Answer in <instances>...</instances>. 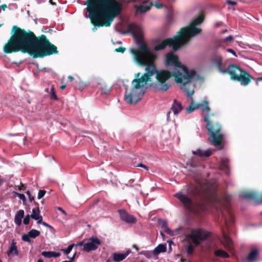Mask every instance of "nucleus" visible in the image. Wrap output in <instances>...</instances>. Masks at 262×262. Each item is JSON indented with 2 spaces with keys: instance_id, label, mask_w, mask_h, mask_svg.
Listing matches in <instances>:
<instances>
[{
  "instance_id": "56",
  "label": "nucleus",
  "mask_w": 262,
  "mask_h": 262,
  "mask_svg": "<svg viewBox=\"0 0 262 262\" xmlns=\"http://www.w3.org/2000/svg\"><path fill=\"white\" fill-rule=\"evenodd\" d=\"M49 2H50V3L51 5H55L56 4H55V3L53 2L52 1V0H50Z\"/></svg>"
},
{
  "instance_id": "41",
  "label": "nucleus",
  "mask_w": 262,
  "mask_h": 262,
  "mask_svg": "<svg viewBox=\"0 0 262 262\" xmlns=\"http://www.w3.org/2000/svg\"><path fill=\"white\" fill-rule=\"evenodd\" d=\"M59 252L52 251V257H57L60 256Z\"/></svg>"
},
{
  "instance_id": "45",
  "label": "nucleus",
  "mask_w": 262,
  "mask_h": 262,
  "mask_svg": "<svg viewBox=\"0 0 262 262\" xmlns=\"http://www.w3.org/2000/svg\"><path fill=\"white\" fill-rule=\"evenodd\" d=\"M252 79L256 81V84L257 85H258V84H259L258 82L259 81H262V77H258V78H252Z\"/></svg>"
},
{
  "instance_id": "55",
  "label": "nucleus",
  "mask_w": 262,
  "mask_h": 262,
  "mask_svg": "<svg viewBox=\"0 0 262 262\" xmlns=\"http://www.w3.org/2000/svg\"><path fill=\"white\" fill-rule=\"evenodd\" d=\"M84 244L85 243H84L83 241H81V242H79L78 244H77L76 245H83L84 246Z\"/></svg>"
},
{
  "instance_id": "60",
  "label": "nucleus",
  "mask_w": 262,
  "mask_h": 262,
  "mask_svg": "<svg viewBox=\"0 0 262 262\" xmlns=\"http://www.w3.org/2000/svg\"><path fill=\"white\" fill-rule=\"evenodd\" d=\"M37 262H43V261L42 259H39L37 260Z\"/></svg>"
},
{
  "instance_id": "1",
  "label": "nucleus",
  "mask_w": 262,
  "mask_h": 262,
  "mask_svg": "<svg viewBox=\"0 0 262 262\" xmlns=\"http://www.w3.org/2000/svg\"><path fill=\"white\" fill-rule=\"evenodd\" d=\"M203 20L204 16L201 13L190 24L181 29L173 38L162 41L155 46L154 49L155 51H158L164 49L167 46L172 48V50L165 55V64L171 69V76L174 77L176 83L179 84L180 89L186 93L187 96L191 100L190 105L186 108L187 113H190L195 110L201 108L203 113L208 114L210 108L208 105V102L206 101L203 103L193 105L192 96L194 92V81L197 79L196 73L194 70L189 69L182 64L179 61L178 57L174 52L187 42L191 38L201 33V29L196 26L201 24ZM204 120L207 123L206 128L211 137L212 144L216 146H220L223 138L222 134H218L221 129V125L216 123L213 125L209 121L208 114L204 116Z\"/></svg>"
},
{
  "instance_id": "62",
  "label": "nucleus",
  "mask_w": 262,
  "mask_h": 262,
  "mask_svg": "<svg viewBox=\"0 0 262 262\" xmlns=\"http://www.w3.org/2000/svg\"><path fill=\"white\" fill-rule=\"evenodd\" d=\"M3 182V180H0V185L2 184V183Z\"/></svg>"
},
{
  "instance_id": "64",
  "label": "nucleus",
  "mask_w": 262,
  "mask_h": 262,
  "mask_svg": "<svg viewBox=\"0 0 262 262\" xmlns=\"http://www.w3.org/2000/svg\"><path fill=\"white\" fill-rule=\"evenodd\" d=\"M117 43H118V44H120L121 43V41H117Z\"/></svg>"
},
{
  "instance_id": "4",
  "label": "nucleus",
  "mask_w": 262,
  "mask_h": 262,
  "mask_svg": "<svg viewBox=\"0 0 262 262\" xmlns=\"http://www.w3.org/2000/svg\"><path fill=\"white\" fill-rule=\"evenodd\" d=\"M86 10L88 16L94 26L92 30L95 32L98 27H109L115 17L121 12V5L115 0H87Z\"/></svg>"
},
{
  "instance_id": "53",
  "label": "nucleus",
  "mask_w": 262,
  "mask_h": 262,
  "mask_svg": "<svg viewBox=\"0 0 262 262\" xmlns=\"http://www.w3.org/2000/svg\"><path fill=\"white\" fill-rule=\"evenodd\" d=\"M66 87V84H62L60 86V88L62 90L64 89Z\"/></svg>"
},
{
  "instance_id": "44",
  "label": "nucleus",
  "mask_w": 262,
  "mask_h": 262,
  "mask_svg": "<svg viewBox=\"0 0 262 262\" xmlns=\"http://www.w3.org/2000/svg\"><path fill=\"white\" fill-rule=\"evenodd\" d=\"M226 3H227V4H228L229 5H231V6H234V5H236V2L235 1L228 0L226 2Z\"/></svg>"
},
{
  "instance_id": "6",
  "label": "nucleus",
  "mask_w": 262,
  "mask_h": 262,
  "mask_svg": "<svg viewBox=\"0 0 262 262\" xmlns=\"http://www.w3.org/2000/svg\"><path fill=\"white\" fill-rule=\"evenodd\" d=\"M195 180L197 185L189 186L187 189L188 193L193 195L207 194L210 189L208 182L206 180L200 181L198 178H195Z\"/></svg>"
},
{
  "instance_id": "15",
  "label": "nucleus",
  "mask_w": 262,
  "mask_h": 262,
  "mask_svg": "<svg viewBox=\"0 0 262 262\" xmlns=\"http://www.w3.org/2000/svg\"><path fill=\"white\" fill-rule=\"evenodd\" d=\"M241 196L250 201H254L257 204L262 203V194L260 197H258L255 192H245L241 194Z\"/></svg>"
},
{
  "instance_id": "21",
  "label": "nucleus",
  "mask_w": 262,
  "mask_h": 262,
  "mask_svg": "<svg viewBox=\"0 0 262 262\" xmlns=\"http://www.w3.org/2000/svg\"><path fill=\"white\" fill-rule=\"evenodd\" d=\"M193 155H196L200 158H207L211 156V151L210 148H208L206 150H203L200 148L197 149L195 151H192Z\"/></svg>"
},
{
  "instance_id": "13",
  "label": "nucleus",
  "mask_w": 262,
  "mask_h": 262,
  "mask_svg": "<svg viewBox=\"0 0 262 262\" xmlns=\"http://www.w3.org/2000/svg\"><path fill=\"white\" fill-rule=\"evenodd\" d=\"M101 244V241L96 236H93L90 237L89 242L84 244L83 250L86 252L95 250Z\"/></svg>"
},
{
  "instance_id": "51",
  "label": "nucleus",
  "mask_w": 262,
  "mask_h": 262,
  "mask_svg": "<svg viewBox=\"0 0 262 262\" xmlns=\"http://www.w3.org/2000/svg\"><path fill=\"white\" fill-rule=\"evenodd\" d=\"M0 8H1L2 9H3V10H5V9H6V8H7V5H6L4 4V5H0Z\"/></svg>"
},
{
  "instance_id": "40",
  "label": "nucleus",
  "mask_w": 262,
  "mask_h": 262,
  "mask_svg": "<svg viewBox=\"0 0 262 262\" xmlns=\"http://www.w3.org/2000/svg\"><path fill=\"white\" fill-rule=\"evenodd\" d=\"M26 194L28 196L30 202H32L34 200V197L31 194L30 191L29 190L27 191Z\"/></svg>"
},
{
  "instance_id": "48",
  "label": "nucleus",
  "mask_w": 262,
  "mask_h": 262,
  "mask_svg": "<svg viewBox=\"0 0 262 262\" xmlns=\"http://www.w3.org/2000/svg\"><path fill=\"white\" fill-rule=\"evenodd\" d=\"M41 224L49 228H52V227L51 226H50V225H49L48 223H47L46 222H41Z\"/></svg>"
},
{
  "instance_id": "24",
  "label": "nucleus",
  "mask_w": 262,
  "mask_h": 262,
  "mask_svg": "<svg viewBox=\"0 0 262 262\" xmlns=\"http://www.w3.org/2000/svg\"><path fill=\"white\" fill-rule=\"evenodd\" d=\"M8 256L11 255L12 256H17L18 255V251L16 246V243L13 239L9 247V249L7 252Z\"/></svg>"
},
{
  "instance_id": "28",
  "label": "nucleus",
  "mask_w": 262,
  "mask_h": 262,
  "mask_svg": "<svg viewBox=\"0 0 262 262\" xmlns=\"http://www.w3.org/2000/svg\"><path fill=\"white\" fill-rule=\"evenodd\" d=\"M214 253L216 256L220 257L227 258L229 257V255L227 254V253H226L224 250L221 249L215 250Z\"/></svg>"
},
{
  "instance_id": "30",
  "label": "nucleus",
  "mask_w": 262,
  "mask_h": 262,
  "mask_svg": "<svg viewBox=\"0 0 262 262\" xmlns=\"http://www.w3.org/2000/svg\"><path fill=\"white\" fill-rule=\"evenodd\" d=\"M185 249L188 255H191L194 251V248L192 245L187 244L185 246Z\"/></svg>"
},
{
  "instance_id": "2",
  "label": "nucleus",
  "mask_w": 262,
  "mask_h": 262,
  "mask_svg": "<svg viewBox=\"0 0 262 262\" xmlns=\"http://www.w3.org/2000/svg\"><path fill=\"white\" fill-rule=\"evenodd\" d=\"M133 54L135 61L140 66H146L145 73L140 76V73L135 74L136 79L132 82V87L126 88L124 100L127 103L133 104L141 99L148 85V82H151V77L156 75L157 81L155 83L156 89L162 91H166L170 86L169 79L171 77L169 71H157L154 62L156 55L144 43L139 45V50L130 49Z\"/></svg>"
},
{
  "instance_id": "26",
  "label": "nucleus",
  "mask_w": 262,
  "mask_h": 262,
  "mask_svg": "<svg viewBox=\"0 0 262 262\" xmlns=\"http://www.w3.org/2000/svg\"><path fill=\"white\" fill-rule=\"evenodd\" d=\"M228 162L229 159L227 158L224 157L222 159L221 164V168L224 170L227 174H229L228 165Z\"/></svg>"
},
{
  "instance_id": "8",
  "label": "nucleus",
  "mask_w": 262,
  "mask_h": 262,
  "mask_svg": "<svg viewBox=\"0 0 262 262\" xmlns=\"http://www.w3.org/2000/svg\"><path fill=\"white\" fill-rule=\"evenodd\" d=\"M209 236V233L202 229H192L191 233L186 235V237L191 240L194 245L198 246L203 240Z\"/></svg>"
},
{
  "instance_id": "20",
  "label": "nucleus",
  "mask_w": 262,
  "mask_h": 262,
  "mask_svg": "<svg viewBox=\"0 0 262 262\" xmlns=\"http://www.w3.org/2000/svg\"><path fill=\"white\" fill-rule=\"evenodd\" d=\"M158 223L161 226L163 230L170 235H174V232H178L179 230L178 229H176L174 231L170 230L168 227L167 222L165 220H159Z\"/></svg>"
},
{
  "instance_id": "7",
  "label": "nucleus",
  "mask_w": 262,
  "mask_h": 262,
  "mask_svg": "<svg viewBox=\"0 0 262 262\" xmlns=\"http://www.w3.org/2000/svg\"><path fill=\"white\" fill-rule=\"evenodd\" d=\"M216 209L221 221L224 222L225 226L228 228L234 221V216L231 210L226 205L217 207Z\"/></svg>"
},
{
  "instance_id": "18",
  "label": "nucleus",
  "mask_w": 262,
  "mask_h": 262,
  "mask_svg": "<svg viewBox=\"0 0 262 262\" xmlns=\"http://www.w3.org/2000/svg\"><path fill=\"white\" fill-rule=\"evenodd\" d=\"M40 231L36 229H32L27 234H24L21 236V239L25 242L31 243L32 241L30 238H35L40 235Z\"/></svg>"
},
{
  "instance_id": "3",
  "label": "nucleus",
  "mask_w": 262,
  "mask_h": 262,
  "mask_svg": "<svg viewBox=\"0 0 262 262\" xmlns=\"http://www.w3.org/2000/svg\"><path fill=\"white\" fill-rule=\"evenodd\" d=\"M11 34L12 36L4 47L6 53L21 51L35 57H43L58 53L57 47L44 35L37 38L33 32L27 31L16 26H13Z\"/></svg>"
},
{
  "instance_id": "61",
  "label": "nucleus",
  "mask_w": 262,
  "mask_h": 262,
  "mask_svg": "<svg viewBox=\"0 0 262 262\" xmlns=\"http://www.w3.org/2000/svg\"><path fill=\"white\" fill-rule=\"evenodd\" d=\"M62 262H72V261L71 260H64V261H63Z\"/></svg>"
},
{
  "instance_id": "54",
  "label": "nucleus",
  "mask_w": 262,
  "mask_h": 262,
  "mask_svg": "<svg viewBox=\"0 0 262 262\" xmlns=\"http://www.w3.org/2000/svg\"><path fill=\"white\" fill-rule=\"evenodd\" d=\"M68 79L71 81H73V79H74V78L72 76H68Z\"/></svg>"
},
{
  "instance_id": "47",
  "label": "nucleus",
  "mask_w": 262,
  "mask_h": 262,
  "mask_svg": "<svg viewBox=\"0 0 262 262\" xmlns=\"http://www.w3.org/2000/svg\"><path fill=\"white\" fill-rule=\"evenodd\" d=\"M29 222H30V220L28 219H27L26 217H25L24 219V220H23V223L25 225H27L28 224H29Z\"/></svg>"
},
{
  "instance_id": "46",
  "label": "nucleus",
  "mask_w": 262,
  "mask_h": 262,
  "mask_svg": "<svg viewBox=\"0 0 262 262\" xmlns=\"http://www.w3.org/2000/svg\"><path fill=\"white\" fill-rule=\"evenodd\" d=\"M137 167H141L145 169L146 170H148V167L145 165H144L142 163H140L137 165Z\"/></svg>"
},
{
  "instance_id": "16",
  "label": "nucleus",
  "mask_w": 262,
  "mask_h": 262,
  "mask_svg": "<svg viewBox=\"0 0 262 262\" xmlns=\"http://www.w3.org/2000/svg\"><path fill=\"white\" fill-rule=\"evenodd\" d=\"M127 30L136 38H141L142 37V31L141 28L135 24H129L127 27Z\"/></svg>"
},
{
  "instance_id": "38",
  "label": "nucleus",
  "mask_w": 262,
  "mask_h": 262,
  "mask_svg": "<svg viewBox=\"0 0 262 262\" xmlns=\"http://www.w3.org/2000/svg\"><path fill=\"white\" fill-rule=\"evenodd\" d=\"M233 40V37L231 35H229L227 36L223 39H222V41L226 42V41H231Z\"/></svg>"
},
{
  "instance_id": "59",
  "label": "nucleus",
  "mask_w": 262,
  "mask_h": 262,
  "mask_svg": "<svg viewBox=\"0 0 262 262\" xmlns=\"http://www.w3.org/2000/svg\"><path fill=\"white\" fill-rule=\"evenodd\" d=\"M133 247H134V248H136L137 250H138V247H137V246L136 245H133Z\"/></svg>"
},
{
  "instance_id": "35",
  "label": "nucleus",
  "mask_w": 262,
  "mask_h": 262,
  "mask_svg": "<svg viewBox=\"0 0 262 262\" xmlns=\"http://www.w3.org/2000/svg\"><path fill=\"white\" fill-rule=\"evenodd\" d=\"M41 255L46 258H51L52 257V251H42L41 252Z\"/></svg>"
},
{
  "instance_id": "63",
  "label": "nucleus",
  "mask_w": 262,
  "mask_h": 262,
  "mask_svg": "<svg viewBox=\"0 0 262 262\" xmlns=\"http://www.w3.org/2000/svg\"><path fill=\"white\" fill-rule=\"evenodd\" d=\"M160 234L163 237L164 236V234L162 232H161Z\"/></svg>"
},
{
  "instance_id": "49",
  "label": "nucleus",
  "mask_w": 262,
  "mask_h": 262,
  "mask_svg": "<svg viewBox=\"0 0 262 262\" xmlns=\"http://www.w3.org/2000/svg\"><path fill=\"white\" fill-rule=\"evenodd\" d=\"M35 220L37 221V223L38 224H41V222H42V216L40 215V216H39V219Z\"/></svg>"
},
{
  "instance_id": "32",
  "label": "nucleus",
  "mask_w": 262,
  "mask_h": 262,
  "mask_svg": "<svg viewBox=\"0 0 262 262\" xmlns=\"http://www.w3.org/2000/svg\"><path fill=\"white\" fill-rule=\"evenodd\" d=\"M141 254L144 255L146 257L148 258H150L152 255L154 254L153 250L152 251H143L141 252Z\"/></svg>"
},
{
  "instance_id": "25",
  "label": "nucleus",
  "mask_w": 262,
  "mask_h": 262,
  "mask_svg": "<svg viewBox=\"0 0 262 262\" xmlns=\"http://www.w3.org/2000/svg\"><path fill=\"white\" fill-rule=\"evenodd\" d=\"M24 211L23 210H19L15 214L14 222L15 224L19 226L21 224V220L24 216Z\"/></svg>"
},
{
  "instance_id": "57",
  "label": "nucleus",
  "mask_w": 262,
  "mask_h": 262,
  "mask_svg": "<svg viewBox=\"0 0 262 262\" xmlns=\"http://www.w3.org/2000/svg\"><path fill=\"white\" fill-rule=\"evenodd\" d=\"M25 217L30 220L31 216H30V215L29 214H27Z\"/></svg>"
},
{
  "instance_id": "52",
  "label": "nucleus",
  "mask_w": 262,
  "mask_h": 262,
  "mask_svg": "<svg viewBox=\"0 0 262 262\" xmlns=\"http://www.w3.org/2000/svg\"><path fill=\"white\" fill-rule=\"evenodd\" d=\"M75 255H76V252L74 253L73 256H72L71 257L68 256V258H69L70 260H71L72 261L73 260H74Z\"/></svg>"
},
{
  "instance_id": "37",
  "label": "nucleus",
  "mask_w": 262,
  "mask_h": 262,
  "mask_svg": "<svg viewBox=\"0 0 262 262\" xmlns=\"http://www.w3.org/2000/svg\"><path fill=\"white\" fill-rule=\"evenodd\" d=\"M46 191L44 190H40L38 193L37 198L38 199H40L42 198L45 194Z\"/></svg>"
},
{
  "instance_id": "5",
  "label": "nucleus",
  "mask_w": 262,
  "mask_h": 262,
  "mask_svg": "<svg viewBox=\"0 0 262 262\" xmlns=\"http://www.w3.org/2000/svg\"><path fill=\"white\" fill-rule=\"evenodd\" d=\"M228 71L231 79L240 82L242 85H247L250 82L251 76L239 67L234 64L230 65Z\"/></svg>"
},
{
  "instance_id": "19",
  "label": "nucleus",
  "mask_w": 262,
  "mask_h": 262,
  "mask_svg": "<svg viewBox=\"0 0 262 262\" xmlns=\"http://www.w3.org/2000/svg\"><path fill=\"white\" fill-rule=\"evenodd\" d=\"M223 239L222 242L224 245V246L228 249L229 250H231L232 249L233 246V242L231 238L228 235V233L223 229Z\"/></svg>"
},
{
  "instance_id": "10",
  "label": "nucleus",
  "mask_w": 262,
  "mask_h": 262,
  "mask_svg": "<svg viewBox=\"0 0 262 262\" xmlns=\"http://www.w3.org/2000/svg\"><path fill=\"white\" fill-rule=\"evenodd\" d=\"M185 168L193 174L198 176L204 167L196 162L195 158L194 157L188 160Z\"/></svg>"
},
{
  "instance_id": "33",
  "label": "nucleus",
  "mask_w": 262,
  "mask_h": 262,
  "mask_svg": "<svg viewBox=\"0 0 262 262\" xmlns=\"http://www.w3.org/2000/svg\"><path fill=\"white\" fill-rule=\"evenodd\" d=\"M111 92V88L107 86L102 87L101 88V94L108 95Z\"/></svg>"
},
{
  "instance_id": "12",
  "label": "nucleus",
  "mask_w": 262,
  "mask_h": 262,
  "mask_svg": "<svg viewBox=\"0 0 262 262\" xmlns=\"http://www.w3.org/2000/svg\"><path fill=\"white\" fill-rule=\"evenodd\" d=\"M222 60L223 58L221 55L218 53H215L212 56L211 61L212 63L216 67L220 73L222 74L228 73V68H226L225 66L223 65Z\"/></svg>"
},
{
  "instance_id": "23",
  "label": "nucleus",
  "mask_w": 262,
  "mask_h": 262,
  "mask_svg": "<svg viewBox=\"0 0 262 262\" xmlns=\"http://www.w3.org/2000/svg\"><path fill=\"white\" fill-rule=\"evenodd\" d=\"M131 252V250L128 249L124 253H115L113 254V260L115 262H120L124 260Z\"/></svg>"
},
{
  "instance_id": "42",
  "label": "nucleus",
  "mask_w": 262,
  "mask_h": 262,
  "mask_svg": "<svg viewBox=\"0 0 262 262\" xmlns=\"http://www.w3.org/2000/svg\"><path fill=\"white\" fill-rule=\"evenodd\" d=\"M226 51L229 52V53H230L231 54H232L235 57H237V55L236 54V52L233 50H232L231 49H227L226 50Z\"/></svg>"
},
{
  "instance_id": "14",
  "label": "nucleus",
  "mask_w": 262,
  "mask_h": 262,
  "mask_svg": "<svg viewBox=\"0 0 262 262\" xmlns=\"http://www.w3.org/2000/svg\"><path fill=\"white\" fill-rule=\"evenodd\" d=\"M182 110L183 106L181 103L174 99L173 100V104L171 106L170 111L167 113L166 116L167 121H172L173 119H174V118H171L170 117L171 112H172L174 116H177L181 112Z\"/></svg>"
},
{
  "instance_id": "11",
  "label": "nucleus",
  "mask_w": 262,
  "mask_h": 262,
  "mask_svg": "<svg viewBox=\"0 0 262 262\" xmlns=\"http://www.w3.org/2000/svg\"><path fill=\"white\" fill-rule=\"evenodd\" d=\"M174 196L180 201L187 211L189 212L193 211V203L190 198L186 194H183L181 192H177L174 194Z\"/></svg>"
},
{
  "instance_id": "29",
  "label": "nucleus",
  "mask_w": 262,
  "mask_h": 262,
  "mask_svg": "<svg viewBox=\"0 0 262 262\" xmlns=\"http://www.w3.org/2000/svg\"><path fill=\"white\" fill-rule=\"evenodd\" d=\"M40 211L39 207H37L36 208H33L32 209V213L30 215V216L32 219L34 220H38L39 219V216H40L39 215Z\"/></svg>"
},
{
  "instance_id": "31",
  "label": "nucleus",
  "mask_w": 262,
  "mask_h": 262,
  "mask_svg": "<svg viewBox=\"0 0 262 262\" xmlns=\"http://www.w3.org/2000/svg\"><path fill=\"white\" fill-rule=\"evenodd\" d=\"M173 14L171 10H169V12L166 16L167 22L170 24L172 22Z\"/></svg>"
},
{
  "instance_id": "43",
  "label": "nucleus",
  "mask_w": 262,
  "mask_h": 262,
  "mask_svg": "<svg viewBox=\"0 0 262 262\" xmlns=\"http://www.w3.org/2000/svg\"><path fill=\"white\" fill-rule=\"evenodd\" d=\"M125 50V48L123 47H120L116 49V51L117 52L123 53Z\"/></svg>"
},
{
  "instance_id": "39",
  "label": "nucleus",
  "mask_w": 262,
  "mask_h": 262,
  "mask_svg": "<svg viewBox=\"0 0 262 262\" xmlns=\"http://www.w3.org/2000/svg\"><path fill=\"white\" fill-rule=\"evenodd\" d=\"M17 196L20 200L23 201V202H25L26 201L25 195L23 193H16Z\"/></svg>"
},
{
  "instance_id": "9",
  "label": "nucleus",
  "mask_w": 262,
  "mask_h": 262,
  "mask_svg": "<svg viewBox=\"0 0 262 262\" xmlns=\"http://www.w3.org/2000/svg\"><path fill=\"white\" fill-rule=\"evenodd\" d=\"M139 3L140 5L137 8V10L142 13L146 12L152 5L158 9L163 7V4L160 3L159 0H139Z\"/></svg>"
},
{
  "instance_id": "22",
  "label": "nucleus",
  "mask_w": 262,
  "mask_h": 262,
  "mask_svg": "<svg viewBox=\"0 0 262 262\" xmlns=\"http://www.w3.org/2000/svg\"><path fill=\"white\" fill-rule=\"evenodd\" d=\"M259 251L257 249L254 248L251 250L247 257L248 262H255L258 259Z\"/></svg>"
},
{
  "instance_id": "36",
  "label": "nucleus",
  "mask_w": 262,
  "mask_h": 262,
  "mask_svg": "<svg viewBox=\"0 0 262 262\" xmlns=\"http://www.w3.org/2000/svg\"><path fill=\"white\" fill-rule=\"evenodd\" d=\"M50 98L51 99L58 100L56 95L54 91V88L52 86L50 92Z\"/></svg>"
},
{
  "instance_id": "27",
  "label": "nucleus",
  "mask_w": 262,
  "mask_h": 262,
  "mask_svg": "<svg viewBox=\"0 0 262 262\" xmlns=\"http://www.w3.org/2000/svg\"><path fill=\"white\" fill-rule=\"evenodd\" d=\"M166 250V246L162 244H160L153 250L154 254L158 255L162 252H165Z\"/></svg>"
},
{
  "instance_id": "34",
  "label": "nucleus",
  "mask_w": 262,
  "mask_h": 262,
  "mask_svg": "<svg viewBox=\"0 0 262 262\" xmlns=\"http://www.w3.org/2000/svg\"><path fill=\"white\" fill-rule=\"evenodd\" d=\"M74 246V244H72L70 245L66 249H63V251L65 253L66 255H68L70 252L72 251L73 247Z\"/></svg>"
},
{
  "instance_id": "58",
  "label": "nucleus",
  "mask_w": 262,
  "mask_h": 262,
  "mask_svg": "<svg viewBox=\"0 0 262 262\" xmlns=\"http://www.w3.org/2000/svg\"><path fill=\"white\" fill-rule=\"evenodd\" d=\"M227 32V30L225 29V30H223V31L221 32V33L224 34V33H225V32Z\"/></svg>"
},
{
  "instance_id": "50",
  "label": "nucleus",
  "mask_w": 262,
  "mask_h": 262,
  "mask_svg": "<svg viewBox=\"0 0 262 262\" xmlns=\"http://www.w3.org/2000/svg\"><path fill=\"white\" fill-rule=\"evenodd\" d=\"M57 209L58 210L60 211L63 214H66V211L63 209H62L61 207H58L57 208Z\"/></svg>"
},
{
  "instance_id": "17",
  "label": "nucleus",
  "mask_w": 262,
  "mask_h": 262,
  "mask_svg": "<svg viewBox=\"0 0 262 262\" xmlns=\"http://www.w3.org/2000/svg\"><path fill=\"white\" fill-rule=\"evenodd\" d=\"M118 213L121 220L127 223H134L136 221V219L134 216L129 215L124 210H118Z\"/></svg>"
}]
</instances>
